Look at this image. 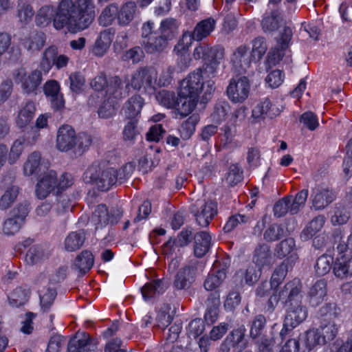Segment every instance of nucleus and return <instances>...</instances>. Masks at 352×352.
<instances>
[{
  "instance_id": "obj_58",
  "label": "nucleus",
  "mask_w": 352,
  "mask_h": 352,
  "mask_svg": "<svg viewBox=\"0 0 352 352\" xmlns=\"http://www.w3.org/2000/svg\"><path fill=\"white\" fill-rule=\"evenodd\" d=\"M243 179V171L240 166L237 164H232L230 166L226 182L230 186H234L240 183Z\"/></svg>"
},
{
  "instance_id": "obj_41",
  "label": "nucleus",
  "mask_w": 352,
  "mask_h": 352,
  "mask_svg": "<svg viewBox=\"0 0 352 352\" xmlns=\"http://www.w3.org/2000/svg\"><path fill=\"white\" fill-rule=\"evenodd\" d=\"M85 240V234L83 230L70 232L65 240V250L74 252L80 249Z\"/></svg>"
},
{
  "instance_id": "obj_11",
  "label": "nucleus",
  "mask_w": 352,
  "mask_h": 352,
  "mask_svg": "<svg viewBox=\"0 0 352 352\" xmlns=\"http://www.w3.org/2000/svg\"><path fill=\"white\" fill-rule=\"evenodd\" d=\"M250 92V82L245 76H237L230 80L226 88L228 99L234 104L243 103L248 98Z\"/></svg>"
},
{
  "instance_id": "obj_61",
  "label": "nucleus",
  "mask_w": 352,
  "mask_h": 352,
  "mask_svg": "<svg viewBox=\"0 0 352 352\" xmlns=\"http://www.w3.org/2000/svg\"><path fill=\"white\" fill-rule=\"evenodd\" d=\"M266 324V318L263 315L256 316L252 320L250 334L253 339L258 338L262 333Z\"/></svg>"
},
{
  "instance_id": "obj_28",
  "label": "nucleus",
  "mask_w": 352,
  "mask_h": 352,
  "mask_svg": "<svg viewBox=\"0 0 352 352\" xmlns=\"http://www.w3.org/2000/svg\"><path fill=\"white\" fill-rule=\"evenodd\" d=\"M35 112V104L32 101H28L20 107L16 120L19 127L27 126L33 119Z\"/></svg>"
},
{
  "instance_id": "obj_40",
  "label": "nucleus",
  "mask_w": 352,
  "mask_h": 352,
  "mask_svg": "<svg viewBox=\"0 0 352 352\" xmlns=\"http://www.w3.org/2000/svg\"><path fill=\"white\" fill-rule=\"evenodd\" d=\"M226 278V272L225 269H213L206 278L204 286L206 290L212 291L219 287Z\"/></svg>"
},
{
  "instance_id": "obj_43",
  "label": "nucleus",
  "mask_w": 352,
  "mask_h": 352,
  "mask_svg": "<svg viewBox=\"0 0 352 352\" xmlns=\"http://www.w3.org/2000/svg\"><path fill=\"white\" fill-rule=\"evenodd\" d=\"M282 19L277 10L272 11L263 17L261 26L265 33H271L277 30L280 26Z\"/></svg>"
},
{
  "instance_id": "obj_17",
  "label": "nucleus",
  "mask_w": 352,
  "mask_h": 352,
  "mask_svg": "<svg viewBox=\"0 0 352 352\" xmlns=\"http://www.w3.org/2000/svg\"><path fill=\"white\" fill-rule=\"evenodd\" d=\"M281 110L272 103L269 98L261 100L252 109V116L256 121L265 118H272L280 114Z\"/></svg>"
},
{
  "instance_id": "obj_30",
  "label": "nucleus",
  "mask_w": 352,
  "mask_h": 352,
  "mask_svg": "<svg viewBox=\"0 0 352 352\" xmlns=\"http://www.w3.org/2000/svg\"><path fill=\"white\" fill-rule=\"evenodd\" d=\"M198 98H194L190 96H179L178 94L176 100L175 109L182 116L189 115L195 108Z\"/></svg>"
},
{
  "instance_id": "obj_62",
  "label": "nucleus",
  "mask_w": 352,
  "mask_h": 352,
  "mask_svg": "<svg viewBox=\"0 0 352 352\" xmlns=\"http://www.w3.org/2000/svg\"><path fill=\"white\" fill-rule=\"evenodd\" d=\"M295 248V241L292 238H288L279 243L275 249L277 256L283 258L291 253Z\"/></svg>"
},
{
  "instance_id": "obj_33",
  "label": "nucleus",
  "mask_w": 352,
  "mask_h": 352,
  "mask_svg": "<svg viewBox=\"0 0 352 352\" xmlns=\"http://www.w3.org/2000/svg\"><path fill=\"white\" fill-rule=\"evenodd\" d=\"M34 14V10L28 0H18L16 16L21 24H28L32 20Z\"/></svg>"
},
{
  "instance_id": "obj_8",
  "label": "nucleus",
  "mask_w": 352,
  "mask_h": 352,
  "mask_svg": "<svg viewBox=\"0 0 352 352\" xmlns=\"http://www.w3.org/2000/svg\"><path fill=\"white\" fill-rule=\"evenodd\" d=\"M190 211L197 223L205 228L217 214V204L210 199H197L191 205Z\"/></svg>"
},
{
  "instance_id": "obj_7",
  "label": "nucleus",
  "mask_w": 352,
  "mask_h": 352,
  "mask_svg": "<svg viewBox=\"0 0 352 352\" xmlns=\"http://www.w3.org/2000/svg\"><path fill=\"white\" fill-rule=\"evenodd\" d=\"M142 45L148 54L160 53L168 45V41L159 34L153 22L148 21L142 27Z\"/></svg>"
},
{
  "instance_id": "obj_2",
  "label": "nucleus",
  "mask_w": 352,
  "mask_h": 352,
  "mask_svg": "<svg viewBox=\"0 0 352 352\" xmlns=\"http://www.w3.org/2000/svg\"><path fill=\"white\" fill-rule=\"evenodd\" d=\"M301 283L294 278L287 283L278 294L276 291L270 298L269 303L274 306L279 300L289 303L284 326L294 329L302 323L308 316L307 308L302 304Z\"/></svg>"
},
{
  "instance_id": "obj_4",
  "label": "nucleus",
  "mask_w": 352,
  "mask_h": 352,
  "mask_svg": "<svg viewBox=\"0 0 352 352\" xmlns=\"http://www.w3.org/2000/svg\"><path fill=\"white\" fill-rule=\"evenodd\" d=\"M92 142L91 137L86 133L76 134L69 125L61 126L57 133L56 147L63 152L72 150L76 155H82Z\"/></svg>"
},
{
  "instance_id": "obj_5",
  "label": "nucleus",
  "mask_w": 352,
  "mask_h": 352,
  "mask_svg": "<svg viewBox=\"0 0 352 352\" xmlns=\"http://www.w3.org/2000/svg\"><path fill=\"white\" fill-rule=\"evenodd\" d=\"M214 84L213 80H206L205 81L201 77L200 72L195 70L182 80L179 96L198 98L199 94L203 92V96L208 99L215 90Z\"/></svg>"
},
{
  "instance_id": "obj_39",
  "label": "nucleus",
  "mask_w": 352,
  "mask_h": 352,
  "mask_svg": "<svg viewBox=\"0 0 352 352\" xmlns=\"http://www.w3.org/2000/svg\"><path fill=\"white\" fill-rule=\"evenodd\" d=\"M289 267L292 266L289 265V260L287 258L284 260L278 266L275 268L270 280L271 287H274L273 294L276 291H277V294H278L280 289H278L276 287L285 279Z\"/></svg>"
},
{
  "instance_id": "obj_24",
  "label": "nucleus",
  "mask_w": 352,
  "mask_h": 352,
  "mask_svg": "<svg viewBox=\"0 0 352 352\" xmlns=\"http://www.w3.org/2000/svg\"><path fill=\"white\" fill-rule=\"evenodd\" d=\"M254 221H255V215L253 213L249 212L245 214L239 212L229 217L223 227V230L226 232H230L238 226L250 225Z\"/></svg>"
},
{
  "instance_id": "obj_23",
  "label": "nucleus",
  "mask_w": 352,
  "mask_h": 352,
  "mask_svg": "<svg viewBox=\"0 0 352 352\" xmlns=\"http://www.w3.org/2000/svg\"><path fill=\"white\" fill-rule=\"evenodd\" d=\"M114 36L111 29H107L100 32L96 41L93 52L98 56H102L111 45Z\"/></svg>"
},
{
  "instance_id": "obj_50",
  "label": "nucleus",
  "mask_w": 352,
  "mask_h": 352,
  "mask_svg": "<svg viewBox=\"0 0 352 352\" xmlns=\"http://www.w3.org/2000/svg\"><path fill=\"white\" fill-rule=\"evenodd\" d=\"M118 19V6L116 4L107 6L101 12L98 21L102 26H108L113 23V21Z\"/></svg>"
},
{
  "instance_id": "obj_21",
  "label": "nucleus",
  "mask_w": 352,
  "mask_h": 352,
  "mask_svg": "<svg viewBox=\"0 0 352 352\" xmlns=\"http://www.w3.org/2000/svg\"><path fill=\"white\" fill-rule=\"evenodd\" d=\"M327 294V285L324 280L316 281L309 289L308 300L311 307H317L324 300Z\"/></svg>"
},
{
  "instance_id": "obj_59",
  "label": "nucleus",
  "mask_w": 352,
  "mask_h": 352,
  "mask_svg": "<svg viewBox=\"0 0 352 352\" xmlns=\"http://www.w3.org/2000/svg\"><path fill=\"white\" fill-rule=\"evenodd\" d=\"M333 263V257L323 254L320 256L316 263L315 269L318 275L324 276L329 272Z\"/></svg>"
},
{
  "instance_id": "obj_10",
  "label": "nucleus",
  "mask_w": 352,
  "mask_h": 352,
  "mask_svg": "<svg viewBox=\"0 0 352 352\" xmlns=\"http://www.w3.org/2000/svg\"><path fill=\"white\" fill-rule=\"evenodd\" d=\"M292 36V32L289 28H285L280 34V38L277 41L276 46L268 53L269 60L276 65L283 60L285 62L291 61V51L289 49V42Z\"/></svg>"
},
{
  "instance_id": "obj_37",
  "label": "nucleus",
  "mask_w": 352,
  "mask_h": 352,
  "mask_svg": "<svg viewBox=\"0 0 352 352\" xmlns=\"http://www.w3.org/2000/svg\"><path fill=\"white\" fill-rule=\"evenodd\" d=\"M333 245L339 254H348L352 255V234L349 236L347 242L344 240V234L340 230H336L333 234Z\"/></svg>"
},
{
  "instance_id": "obj_12",
  "label": "nucleus",
  "mask_w": 352,
  "mask_h": 352,
  "mask_svg": "<svg viewBox=\"0 0 352 352\" xmlns=\"http://www.w3.org/2000/svg\"><path fill=\"white\" fill-rule=\"evenodd\" d=\"M123 215V210L120 208H112L110 211L104 204L98 205L93 212L91 221L96 229H102L108 225L118 223Z\"/></svg>"
},
{
  "instance_id": "obj_55",
  "label": "nucleus",
  "mask_w": 352,
  "mask_h": 352,
  "mask_svg": "<svg viewBox=\"0 0 352 352\" xmlns=\"http://www.w3.org/2000/svg\"><path fill=\"white\" fill-rule=\"evenodd\" d=\"M69 88L72 93L79 94L83 91L85 85V78L79 72L71 74L69 78Z\"/></svg>"
},
{
  "instance_id": "obj_31",
  "label": "nucleus",
  "mask_w": 352,
  "mask_h": 352,
  "mask_svg": "<svg viewBox=\"0 0 352 352\" xmlns=\"http://www.w3.org/2000/svg\"><path fill=\"white\" fill-rule=\"evenodd\" d=\"M325 222L323 215H318L312 219L303 229L300 234V238L303 241H307L314 237L321 230Z\"/></svg>"
},
{
  "instance_id": "obj_15",
  "label": "nucleus",
  "mask_w": 352,
  "mask_h": 352,
  "mask_svg": "<svg viewBox=\"0 0 352 352\" xmlns=\"http://www.w3.org/2000/svg\"><path fill=\"white\" fill-rule=\"evenodd\" d=\"M96 346V342L86 333H77L69 340L68 352H92Z\"/></svg>"
},
{
  "instance_id": "obj_47",
  "label": "nucleus",
  "mask_w": 352,
  "mask_h": 352,
  "mask_svg": "<svg viewBox=\"0 0 352 352\" xmlns=\"http://www.w3.org/2000/svg\"><path fill=\"white\" fill-rule=\"evenodd\" d=\"M45 37L42 32H32L23 42L24 47L30 52L40 50L44 45Z\"/></svg>"
},
{
  "instance_id": "obj_42",
  "label": "nucleus",
  "mask_w": 352,
  "mask_h": 352,
  "mask_svg": "<svg viewBox=\"0 0 352 352\" xmlns=\"http://www.w3.org/2000/svg\"><path fill=\"white\" fill-rule=\"evenodd\" d=\"M136 10L135 3L129 1L123 5L120 9L118 8V23L120 25H128L134 18Z\"/></svg>"
},
{
  "instance_id": "obj_13",
  "label": "nucleus",
  "mask_w": 352,
  "mask_h": 352,
  "mask_svg": "<svg viewBox=\"0 0 352 352\" xmlns=\"http://www.w3.org/2000/svg\"><path fill=\"white\" fill-rule=\"evenodd\" d=\"M212 56L201 67L196 70L201 74V77L206 80H212L216 76L219 65L223 61L225 50L221 46L214 48Z\"/></svg>"
},
{
  "instance_id": "obj_44",
  "label": "nucleus",
  "mask_w": 352,
  "mask_h": 352,
  "mask_svg": "<svg viewBox=\"0 0 352 352\" xmlns=\"http://www.w3.org/2000/svg\"><path fill=\"white\" fill-rule=\"evenodd\" d=\"M174 312L170 305L164 304L157 315V326L162 329L166 328L173 320Z\"/></svg>"
},
{
  "instance_id": "obj_9",
  "label": "nucleus",
  "mask_w": 352,
  "mask_h": 352,
  "mask_svg": "<svg viewBox=\"0 0 352 352\" xmlns=\"http://www.w3.org/2000/svg\"><path fill=\"white\" fill-rule=\"evenodd\" d=\"M15 82L21 85L23 91L25 94H36V90L42 82V74L39 70L35 69L27 72L25 68L21 67L13 73Z\"/></svg>"
},
{
  "instance_id": "obj_64",
  "label": "nucleus",
  "mask_w": 352,
  "mask_h": 352,
  "mask_svg": "<svg viewBox=\"0 0 352 352\" xmlns=\"http://www.w3.org/2000/svg\"><path fill=\"white\" fill-rule=\"evenodd\" d=\"M284 235V229L281 225L272 224L265 231L263 237L267 241H274Z\"/></svg>"
},
{
  "instance_id": "obj_35",
  "label": "nucleus",
  "mask_w": 352,
  "mask_h": 352,
  "mask_svg": "<svg viewBox=\"0 0 352 352\" xmlns=\"http://www.w3.org/2000/svg\"><path fill=\"white\" fill-rule=\"evenodd\" d=\"M341 309L336 303L329 302L324 304L320 308L318 312V317L320 322H328L329 321H334V320L340 316Z\"/></svg>"
},
{
  "instance_id": "obj_29",
  "label": "nucleus",
  "mask_w": 352,
  "mask_h": 352,
  "mask_svg": "<svg viewBox=\"0 0 352 352\" xmlns=\"http://www.w3.org/2000/svg\"><path fill=\"white\" fill-rule=\"evenodd\" d=\"M144 105V99L140 95L131 97L124 104V111L126 117L135 120L140 115Z\"/></svg>"
},
{
  "instance_id": "obj_45",
  "label": "nucleus",
  "mask_w": 352,
  "mask_h": 352,
  "mask_svg": "<svg viewBox=\"0 0 352 352\" xmlns=\"http://www.w3.org/2000/svg\"><path fill=\"white\" fill-rule=\"evenodd\" d=\"M220 300L219 296L212 294L207 300V311L204 318L208 324H213L218 318Z\"/></svg>"
},
{
  "instance_id": "obj_54",
  "label": "nucleus",
  "mask_w": 352,
  "mask_h": 352,
  "mask_svg": "<svg viewBox=\"0 0 352 352\" xmlns=\"http://www.w3.org/2000/svg\"><path fill=\"white\" fill-rule=\"evenodd\" d=\"M252 49L251 55L253 60H260L267 50L264 38L258 36L252 41Z\"/></svg>"
},
{
  "instance_id": "obj_60",
  "label": "nucleus",
  "mask_w": 352,
  "mask_h": 352,
  "mask_svg": "<svg viewBox=\"0 0 352 352\" xmlns=\"http://www.w3.org/2000/svg\"><path fill=\"white\" fill-rule=\"evenodd\" d=\"M308 190L303 189L296 194L294 198H291V214H294L299 212L300 209L305 206L307 199Z\"/></svg>"
},
{
  "instance_id": "obj_20",
  "label": "nucleus",
  "mask_w": 352,
  "mask_h": 352,
  "mask_svg": "<svg viewBox=\"0 0 352 352\" xmlns=\"http://www.w3.org/2000/svg\"><path fill=\"white\" fill-rule=\"evenodd\" d=\"M335 276L340 278H346L352 276V255L348 254H338L333 267Z\"/></svg>"
},
{
  "instance_id": "obj_26",
  "label": "nucleus",
  "mask_w": 352,
  "mask_h": 352,
  "mask_svg": "<svg viewBox=\"0 0 352 352\" xmlns=\"http://www.w3.org/2000/svg\"><path fill=\"white\" fill-rule=\"evenodd\" d=\"M253 262L261 269L265 266H270L272 264V252L268 245L262 244L256 248L253 256Z\"/></svg>"
},
{
  "instance_id": "obj_56",
  "label": "nucleus",
  "mask_w": 352,
  "mask_h": 352,
  "mask_svg": "<svg viewBox=\"0 0 352 352\" xmlns=\"http://www.w3.org/2000/svg\"><path fill=\"white\" fill-rule=\"evenodd\" d=\"M24 142L23 139H17L12 144L8 154V161L10 164H15L20 158L24 149Z\"/></svg>"
},
{
  "instance_id": "obj_34",
  "label": "nucleus",
  "mask_w": 352,
  "mask_h": 352,
  "mask_svg": "<svg viewBox=\"0 0 352 352\" xmlns=\"http://www.w3.org/2000/svg\"><path fill=\"white\" fill-rule=\"evenodd\" d=\"M320 340L323 344L331 342L336 337L339 326L335 322V321H329L328 322H320V325L318 328Z\"/></svg>"
},
{
  "instance_id": "obj_57",
  "label": "nucleus",
  "mask_w": 352,
  "mask_h": 352,
  "mask_svg": "<svg viewBox=\"0 0 352 352\" xmlns=\"http://www.w3.org/2000/svg\"><path fill=\"white\" fill-rule=\"evenodd\" d=\"M197 122V117L192 116L182 124L179 128V133L183 139L187 140L191 137L195 131V126Z\"/></svg>"
},
{
  "instance_id": "obj_25",
  "label": "nucleus",
  "mask_w": 352,
  "mask_h": 352,
  "mask_svg": "<svg viewBox=\"0 0 352 352\" xmlns=\"http://www.w3.org/2000/svg\"><path fill=\"white\" fill-rule=\"evenodd\" d=\"M43 167L45 168L47 166L43 161H41L40 153L33 152L28 155L23 165V173L25 175L30 176L41 172Z\"/></svg>"
},
{
  "instance_id": "obj_51",
  "label": "nucleus",
  "mask_w": 352,
  "mask_h": 352,
  "mask_svg": "<svg viewBox=\"0 0 352 352\" xmlns=\"http://www.w3.org/2000/svg\"><path fill=\"white\" fill-rule=\"evenodd\" d=\"M157 102L168 109H173L177 98L175 93L168 90H161L155 96Z\"/></svg>"
},
{
  "instance_id": "obj_14",
  "label": "nucleus",
  "mask_w": 352,
  "mask_h": 352,
  "mask_svg": "<svg viewBox=\"0 0 352 352\" xmlns=\"http://www.w3.org/2000/svg\"><path fill=\"white\" fill-rule=\"evenodd\" d=\"M252 60H253L250 48L245 45L239 46L233 52L230 59L233 67L240 74L246 72Z\"/></svg>"
},
{
  "instance_id": "obj_18",
  "label": "nucleus",
  "mask_w": 352,
  "mask_h": 352,
  "mask_svg": "<svg viewBox=\"0 0 352 352\" xmlns=\"http://www.w3.org/2000/svg\"><path fill=\"white\" fill-rule=\"evenodd\" d=\"M336 199L335 192L328 188H316L311 195L312 206L315 210H323Z\"/></svg>"
},
{
  "instance_id": "obj_3",
  "label": "nucleus",
  "mask_w": 352,
  "mask_h": 352,
  "mask_svg": "<svg viewBox=\"0 0 352 352\" xmlns=\"http://www.w3.org/2000/svg\"><path fill=\"white\" fill-rule=\"evenodd\" d=\"M133 170L131 164L123 166L119 170L105 166L104 164L93 163L85 171L84 179L101 191H107L117 181L122 182Z\"/></svg>"
},
{
  "instance_id": "obj_1",
  "label": "nucleus",
  "mask_w": 352,
  "mask_h": 352,
  "mask_svg": "<svg viewBox=\"0 0 352 352\" xmlns=\"http://www.w3.org/2000/svg\"><path fill=\"white\" fill-rule=\"evenodd\" d=\"M95 16L93 0H61L55 12L54 27L58 30L65 26L82 30L91 24Z\"/></svg>"
},
{
  "instance_id": "obj_63",
  "label": "nucleus",
  "mask_w": 352,
  "mask_h": 352,
  "mask_svg": "<svg viewBox=\"0 0 352 352\" xmlns=\"http://www.w3.org/2000/svg\"><path fill=\"white\" fill-rule=\"evenodd\" d=\"M291 198L286 197L278 201L274 206V214L276 217L285 216L287 212L291 213Z\"/></svg>"
},
{
  "instance_id": "obj_46",
  "label": "nucleus",
  "mask_w": 352,
  "mask_h": 352,
  "mask_svg": "<svg viewBox=\"0 0 352 352\" xmlns=\"http://www.w3.org/2000/svg\"><path fill=\"white\" fill-rule=\"evenodd\" d=\"M178 24L177 21L172 18L163 20L160 28L156 31L166 38L168 41L171 40L177 33Z\"/></svg>"
},
{
  "instance_id": "obj_16",
  "label": "nucleus",
  "mask_w": 352,
  "mask_h": 352,
  "mask_svg": "<svg viewBox=\"0 0 352 352\" xmlns=\"http://www.w3.org/2000/svg\"><path fill=\"white\" fill-rule=\"evenodd\" d=\"M57 175L54 170L45 173L37 182L35 193L38 199H45L51 192L56 191Z\"/></svg>"
},
{
  "instance_id": "obj_32",
  "label": "nucleus",
  "mask_w": 352,
  "mask_h": 352,
  "mask_svg": "<svg viewBox=\"0 0 352 352\" xmlns=\"http://www.w3.org/2000/svg\"><path fill=\"white\" fill-rule=\"evenodd\" d=\"M30 289L27 287H18L8 296V301L11 306L19 307L25 305L29 300Z\"/></svg>"
},
{
  "instance_id": "obj_38",
  "label": "nucleus",
  "mask_w": 352,
  "mask_h": 352,
  "mask_svg": "<svg viewBox=\"0 0 352 352\" xmlns=\"http://www.w3.org/2000/svg\"><path fill=\"white\" fill-rule=\"evenodd\" d=\"M165 290L164 283L162 280L157 279L147 283L142 288L141 292L145 300L155 298Z\"/></svg>"
},
{
  "instance_id": "obj_53",
  "label": "nucleus",
  "mask_w": 352,
  "mask_h": 352,
  "mask_svg": "<svg viewBox=\"0 0 352 352\" xmlns=\"http://www.w3.org/2000/svg\"><path fill=\"white\" fill-rule=\"evenodd\" d=\"M55 12L53 8L50 6L42 7L36 16V23L40 26H47L54 18Z\"/></svg>"
},
{
  "instance_id": "obj_49",
  "label": "nucleus",
  "mask_w": 352,
  "mask_h": 352,
  "mask_svg": "<svg viewBox=\"0 0 352 352\" xmlns=\"http://www.w3.org/2000/svg\"><path fill=\"white\" fill-rule=\"evenodd\" d=\"M19 192L16 186H9L0 198V209L7 210L15 201Z\"/></svg>"
},
{
  "instance_id": "obj_36",
  "label": "nucleus",
  "mask_w": 352,
  "mask_h": 352,
  "mask_svg": "<svg viewBox=\"0 0 352 352\" xmlns=\"http://www.w3.org/2000/svg\"><path fill=\"white\" fill-rule=\"evenodd\" d=\"M214 26L215 21L214 19L211 18L204 19L197 24L191 34L195 40L201 41L210 35L214 30Z\"/></svg>"
},
{
  "instance_id": "obj_27",
  "label": "nucleus",
  "mask_w": 352,
  "mask_h": 352,
  "mask_svg": "<svg viewBox=\"0 0 352 352\" xmlns=\"http://www.w3.org/2000/svg\"><path fill=\"white\" fill-rule=\"evenodd\" d=\"M194 240L195 255L197 257L201 258L208 252L211 244V237L208 232L201 231L195 234Z\"/></svg>"
},
{
  "instance_id": "obj_6",
  "label": "nucleus",
  "mask_w": 352,
  "mask_h": 352,
  "mask_svg": "<svg viewBox=\"0 0 352 352\" xmlns=\"http://www.w3.org/2000/svg\"><path fill=\"white\" fill-rule=\"evenodd\" d=\"M157 75V71L154 67H139L128 78L126 87H131L136 91L151 92L155 89Z\"/></svg>"
},
{
  "instance_id": "obj_48",
  "label": "nucleus",
  "mask_w": 352,
  "mask_h": 352,
  "mask_svg": "<svg viewBox=\"0 0 352 352\" xmlns=\"http://www.w3.org/2000/svg\"><path fill=\"white\" fill-rule=\"evenodd\" d=\"M94 265V256L91 252L82 251L76 258L75 267L82 273H87Z\"/></svg>"
},
{
  "instance_id": "obj_22",
  "label": "nucleus",
  "mask_w": 352,
  "mask_h": 352,
  "mask_svg": "<svg viewBox=\"0 0 352 352\" xmlns=\"http://www.w3.org/2000/svg\"><path fill=\"white\" fill-rule=\"evenodd\" d=\"M299 342L302 345V352H309L317 345H323L320 340L319 330L311 329L300 336Z\"/></svg>"
},
{
  "instance_id": "obj_52",
  "label": "nucleus",
  "mask_w": 352,
  "mask_h": 352,
  "mask_svg": "<svg viewBox=\"0 0 352 352\" xmlns=\"http://www.w3.org/2000/svg\"><path fill=\"white\" fill-rule=\"evenodd\" d=\"M58 56V49L54 46L47 48L43 55L41 67L45 72H48L56 60Z\"/></svg>"
},
{
  "instance_id": "obj_19",
  "label": "nucleus",
  "mask_w": 352,
  "mask_h": 352,
  "mask_svg": "<svg viewBox=\"0 0 352 352\" xmlns=\"http://www.w3.org/2000/svg\"><path fill=\"white\" fill-rule=\"evenodd\" d=\"M197 268L192 265H186L181 268L176 274L173 281V286L177 289H188L196 274Z\"/></svg>"
}]
</instances>
